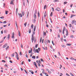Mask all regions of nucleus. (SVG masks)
<instances>
[{"instance_id": "40", "label": "nucleus", "mask_w": 76, "mask_h": 76, "mask_svg": "<svg viewBox=\"0 0 76 76\" xmlns=\"http://www.w3.org/2000/svg\"><path fill=\"white\" fill-rule=\"evenodd\" d=\"M8 12V11H5V14L6 15H7L8 13L7 12Z\"/></svg>"}, {"instance_id": "41", "label": "nucleus", "mask_w": 76, "mask_h": 76, "mask_svg": "<svg viewBox=\"0 0 76 76\" xmlns=\"http://www.w3.org/2000/svg\"><path fill=\"white\" fill-rule=\"evenodd\" d=\"M74 23H75V21L73 20L72 21V24H73Z\"/></svg>"}, {"instance_id": "10", "label": "nucleus", "mask_w": 76, "mask_h": 76, "mask_svg": "<svg viewBox=\"0 0 76 76\" xmlns=\"http://www.w3.org/2000/svg\"><path fill=\"white\" fill-rule=\"evenodd\" d=\"M37 10H35V12H34V15H36V14H37Z\"/></svg>"}, {"instance_id": "36", "label": "nucleus", "mask_w": 76, "mask_h": 76, "mask_svg": "<svg viewBox=\"0 0 76 76\" xmlns=\"http://www.w3.org/2000/svg\"><path fill=\"white\" fill-rule=\"evenodd\" d=\"M35 47L36 48L38 47V44H36V45L35 46Z\"/></svg>"}, {"instance_id": "39", "label": "nucleus", "mask_w": 76, "mask_h": 76, "mask_svg": "<svg viewBox=\"0 0 76 76\" xmlns=\"http://www.w3.org/2000/svg\"><path fill=\"white\" fill-rule=\"evenodd\" d=\"M57 1H58V0H55L53 1V2H57Z\"/></svg>"}, {"instance_id": "24", "label": "nucleus", "mask_w": 76, "mask_h": 76, "mask_svg": "<svg viewBox=\"0 0 76 76\" xmlns=\"http://www.w3.org/2000/svg\"><path fill=\"white\" fill-rule=\"evenodd\" d=\"M22 14L23 16L24 15H25V13L23 12H22Z\"/></svg>"}, {"instance_id": "31", "label": "nucleus", "mask_w": 76, "mask_h": 76, "mask_svg": "<svg viewBox=\"0 0 76 76\" xmlns=\"http://www.w3.org/2000/svg\"><path fill=\"white\" fill-rule=\"evenodd\" d=\"M18 35L19 36V37H20V31H18Z\"/></svg>"}, {"instance_id": "62", "label": "nucleus", "mask_w": 76, "mask_h": 76, "mask_svg": "<svg viewBox=\"0 0 76 76\" xmlns=\"http://www.w3.org/2000/svg\"><path fill=\"white\" fill-rule=\"evenodd\" d=\"M38 66H39V67H40V66H41V65L39 63H38Z\"/></svg>"}, {"instance_id": "60", "label": "nucleus", "mask_w": 76, "mask_h": 76, "mask_svg": "<svg viewBox=\"0 0 76 76\" xmlns=\"http://www.w3.org/2000/svg\"><path fill=\"white\" fill-rule=\"evenodd\" d=\"M48 73H50V74H51V71H48Z\"/></svg>"}, {"instance_id": "18", "label": "nucleus", "mask_w": 76, "mask_h": 76, "mask_svg": "<svg viewBox=\"0 0 76 76\" xmlns=\"http://www.w3.org/2000/svg\"><path fill=\"white\" fill-rule=\"evenodd\" d=\"M36 57H35V56H33L32 57V58H33V59H35V58Z\"/></svg>"}, {"instance_id": "21", "label": "nucleus", "mask_w": 76, "mask_h": 76, "mask_svg": "<svg viewBox=\"0 0 76 76\" xmlns=\"http://www.w3.org/2000/svg\"><path fill=\"white\" fill-rule=\"evenodd\" d=\"M36 51L37 53H39V52L38 51V49H36Z\"/></svg>"}, {"instance_id": "22", "label": "nucleus", "mask_w": 76, "mask_h": 76, "mask_svg": "<svg viewBox=\"0 0 76 76\" xmlns=\"http://www.w3.org/2000/svg\"><path fill=\"white\" fill-rule=\"evenodd\" d=\"M50 16H51V17H52V16H53V12H51L50 15Z\"/></svg>"}, {"instance_id": "35", "label": "nucleus", "mask_w": 76, "mask_h": 76, "mask_svg": "<svg viewBox=\"0 0 76 76\" xmlns=\"http://www.w3.org/2000/svg\"><path fill=\"white\" fill-rule=\"evenodd\" d=\"M70 75H71V76H74V75L72 73V72L70 73Z\"/></svg>"}, {"instance_id": "54", "label": "nucleus", "mask_w": 76, "mask_h": 76, "mask_svg": "<svg viewBox=\"0 0 76 76\" xmlns=\"http://www.w3.org/2000/svg\"><path fill=\"white\" fill-rule=\"evenodd\" d=\"M7 33V31H6V30H5L4 31V33L5 34H6Z\"/></svg>"}, {"instance_id": "32", "label": "nucleus", "mask_w": 76, "mask_h": 76, "mask_svg": "<svg viewBox=\"0 0 76 76\" xmlns=\"http://www.w3.org/2000/svg\"><path fill=\"white\" fill-rule=\"evenodd\" d=\"M23 5L24 6H25V1H24V2H23Z\"/></svg>"}, {"instance_id": "26", "label": "nucleus", "mask_w": 76, "mask_h": 76, "mask_svg": "<svg viewBox=\"0 0 76 76\" xmlns=\"http://www.w3.org/2000/svg\"><path fill=\"white\" fill-rule=\"evenodd\" d=\"M2 23L4 24L6 23V21H4V22H2Z\"/></svg>"}, {"instance_id": "3", "label": "nucleus", "mask_w": 76, "mask_h": 76, "mask_svg": "<svg viewBox=\"0 0 76 76\" xmlns=\"http://www.w3.org/2000/svg\"><path fill=\"white\" fill-rule=\"evenodd\" d=\"M33 17H34V19H37V15H36V14H34V15H33Z\"/></svg>"}, {"instance_id": "61", "label": "nucleus", "mask_w": 76, "mask_h": 76, "mask_svg": "<svg viewBox=\"0 0 76 76\" xmlns=\"http://www.w3.org/2000/svg\"><path fill=\"white\" fill-rule=\"evenodd\" d=\"M3 26L4 27V28H5V27H6V26H7V25H4V26Z\"/></svg>"}, {"instance_id": "20", "label": "nucleus", "mask_w": 76, "mask_h": 76, "mask_svg": "<svg viewBox=\"0 0 76 76\" xmlns=\"http://www.w3.org/2000/svg\"><path fill=\"white\" fill-rule=\"evenodd\" d=\"M48 43V42L47 41H45V45H47V44Z\"/></svg>"}, {"instance_id": "43", "label": "nucleus", "mask_w": 76, "mask_h": 76, "mask_svg": "<svg viewBox=\"0 0 76 76\" xmlns=\"http://www.w3.org/2000/svg\"><path fill=\"white\" fill-rule=\"evenodd\" d=\"M20 17H21V18H22V14L21 13H20Z\"/></svg>"}, {"instance_id": "55", "label": "nucleus", "mask_w": 76, "mask_h": 76, "mask_svg": "<svg viewBox=\"0 0 76 76\" xmlns=\"http://www.w3.org/2000/svg\"><path fill=\"white\" fill-rule=\"evenodd\" d=\"M24 62V61H23L22 62V63H21V65H23V62Z\"/></svg>"}, {"instance_id": "30", "label": "nucleus", "mask_w": 76, "mask_h": 76, "mask_svg": "<svg viewBox=\"0 0 76 76\" xmlns=\"http://www.w3.org/2000/svg\"><path fill=\"white\" fill-rule=\"evenodd\" d=\"M15 22L16 27L17 28H18V24H17V22L16 21H15Z\"/></svg>"}, {"instance_id": "13", "label": "nucleus", "mask_w": 76, "mask_h": 76, "mask_svg": "<svg viewBox=\"0 0 76 76\" xmlns=\"http://www.w3.org/2000/svg\"><path fill=\"white\" fill-rule=\"evenodd\" d=\"M56 10L57 11H60V9L59 8H57L56 9Z\"/></svg>"}, {"instance_id": "9", "label": "nucleus", "mask_w": 76, "mask_h": 76, "mask_svg": "<svg viewBox=\"0 0 76 76\" xmlns=\"http://www.w3.org/2000/svg\"><path fill=\"white\" fill-rule=\"evenodd\" d=\"M29 72L30 73H31V74H32V75H34V72H33L32 71V70H29Z\"/></svg>"}, {"instance_id": "27", "label": "nucleus", "mask_w": 76, "mask_h": 76, "mask_svg": "<svg viewBox=\"0 0 76 76\" xmlns=\"http://www.w3.org/2000/svg\"><path fill=\"white\" fill-rule=\"evenodd\" d=\"M14 54H15V53H13V54H12V56H11V57H13L15 56V55H14Z\"/></svg>"}, {"instance_id": "7", "label": "nucleus", "mask_w": 76, "mask_h": 76, "mask_svg": "<svg viewBox=\"0 0 76 76\" xmlns=\"http://www.w3.org/2000/svg\"><path fill=\"white\" fill-rule=\"evenodd\" d=\"M36 26H34V29H33V31L34 32H35V30L36 29Z\"/></svg>"}, {"instance_id": "38", "label": "nucleus", "mask_w": 76, "mask_h": 76, "mask_svg": "<svg viewBox=\"0 0 76 76\" xmlns=\"http://www.w3.org/2000/svg\"><path fill=\"white\" fill-rule=\"evenodd\" d=\"M28 15H29V12H27V17H26L27 18L28 16Z\"/></svg>"}, {"instance_id": "34", "label": "nucleus", "mask_w": 76, "mask_h": 76, "mask_svg": "<svg viewBox=\"0 0 76 76\" xmlns=\"http://www.w3.org/2000/svg\"><path fill=\"white\" fill-rule=\"evenodd\" d=\"M9 48V46L7 45V47L6 48V50H7V49H8V48Z\"/></svg>"}, {"instance_id": "56", "label": "nucleus", "mask_w": 76, "mask_h": 76, "mask_svg": "<svg viewBox=\"0 0 76 76\" xmlns=\"http://www.w3.org/2000/svg\"><path fill=\"white\" fill-rule=\"evenodd\" d=\"M4 66H5V67H7V68H8V66H7V65H6V64L5 65H4Z\"/></svg>"}, {"instance_id": "46", "label": "nucleus", "mask_w": 76, "mask_h": 76, "mask_svg": "<svg viewBox=\"0 0 76 76\" xmlns=\"http://www.w3.org/2000/svg\"><path fill=\"white\" fill-rule=\"evenodd\" d=\"M58 38H60V34H58Z\"/></svg>"}, {"instance_id": "19", "label": "nucleus", "mask_w": 76, "mask_h": 76, "mask_svg": "<svg viewBox=\"0 0 76 76\" xmlns=\"http://www.w3.org/2000/svg\"><path fill=\"white\" fill-rule=\"evenodd\" d=\"M47 14V13L46 12V11H45V13H44V17L45 18V16L46 17V15Z\"/></svg>"}, {"instance_id": "29", "label": "nucleus", "mask_w": 76, "mask_h": 76, "mask_svg": "<svg viewBox=\"0 0 76 76\" xmlns=\"http://www.w3.org/2000/svg\"><path fill=\"white\" fill-rule=\"evenodd\" d=\"M70 45H71V44H68V43L66 44V45H68V46H70Z\"/></svg>"}, {"instance_id": "45", "label": "nucleus", "mask_w": 76, "mask_h": 76, "mask_svg": "<svg viewBox=\"0 0 76 76\" xmlns=\"http://www.w3.org/2000/svg\"><path fill=\"white\" fill-rule=\"evenodd\" d=\"M42 41V37H41L40 39V42H41Z\"/></svg>"}, {"instance_id": "57", "label": "nucleus", "mask_w": 76, "mask_h": 76, "mask_svg": "<svg viewBox=\"0 0 76 76\" xmlns=\"http://www.w3.org/2000/svg\"><path fill=\"white\" fill-rule=\"evenodd\" d=\"M50 70H51V71H52V72H54V70L53 69H50Z\"/></svg>"}, {"instance_id": "28", "label": "nucleus", "mask_w": 76, "mask_h": 76, "mask_svg": "<svg viewBox=\"0 0 76 76\" xmlns=\"http://www.w3.org/2000/svg\"><path fill=\"white\" fill-rule=\"evenodd\" d=\"M26 24H27V23L26 22L24 24L25 27H26Z\"/></svg>"}, {"instance_id": "11", "label": "nucleus", "mask_w": 76, "mask_h": 76, "mask_svg": "<svg viewBox=\"0 0 76 76\" xmlns=\"http://www.w3.org/2000/svg\"><path fill=\"white\" fill-rule=\"evenodd\" d=\"M34 37H31V41L32 42H34Z\"/></svg>"}, {"instance_id": "23", "label": "nucleus", "mask_w": 76, "mask_h": 76, "mask_svg": "<svg viewBox=\"0 0 76 76\" xmlns=\"http://www.w3.org/2000/svg\"><path fill=\"white\" fill-rule=\"evenodd\" d=\"M61 46H62V47H63V48H65V47H66V46H65V45H62Z\"/></svg>"}, {"instance_id": "4", "label": "nucleus", "mask_w": 76, "mask_h": 76, "mask_svg": "<svg viewBox=\"0 0 76 76\" xmlns=\"http://www.w3.org/2000/svg\"><path fill=\"white\" fill-rule=\"evenodd\" d=\"M7 43H5V45H4L3 46V48H5V47H7Z\"/></svg>"}, {"instance_id": "64", "label": "nucleus", "mask_w": 76, "mask_h": 76, "mask_svg": "<svg viewBox=\"0 0 76 76\" xmlns=\"http://www.w3.org/2000/svg\"><path fill=\"white\" fill-rule=\"evenodd\" d=\"M74 24H75V25H76V21L75 20V22H74Z\"/></svg>"}, {"instance_id": "63", "label": "nucleus", "mask_w": 76, "mask_h": 76, "mask_svg": "<svg viewBox=\"0 0 76 76\" xmlns=\"http://www.w3.org/2000/svg\"><path fill=\"white\" fill-rule=\"evenodd\" d=\"M20 55L22 56V52H20Z\"/></svg>"}, {"instance_id": "33", "label": "nucleus", "mask_w": 76, "mask_h": 76, "mask_svg": "<svg viewBox=\"0 0 76 76\" xmlns=\"http://www.w3.org/2000/svg\"><path fill=\"white\" fill-rule=\"evenodd\" d=\"M9 37H10V34H9L8 35V36L7 37V38L8 39H9Z\"/></svg>"}, {"instance_id": "47", "label": "nucleus", "mask_w": 76, "mask_h": 76, "mask_svg": "<svg viewBox=\"0 0 76 76\" xmlns=\"http://www.w3.org/2000/svg\"><path fill=\"white\" fill-rule=\"evenodd\" d=\"M66 36H68V32H66Z\"/></svg>"}, {"instance_id": "25", "label": "nucleus", "mask_w": 76, "mask_h": 76, "mask_svg": "<svg viewBox=\"0 0 76 76\" xmlns=\"http://www.w3.org/2000/svg\"><path fill=\"white\" fill-rule=\"evenodd\" d=\"M63 31H66V27H65V26H64V27L63 29Z\"/></svg>"}, {"instance_id": "1", "label": "nucleus", "mask_w": 76, "mask_h": 76, "mask_svg": "<svg viewBox=\"0 0 76 76\" xmlns=\"http://www.w3.org/2000/svg\"><path fill=\"white\" fill-rule=\"evenodd\" d=\"M15 53L16 54V58L18 60H19V56L18 55V54L17 52H16Z\"/></svg>"}, {"instance_id": "48", "label": "nucleus", "mask_w": 76, "mask_h": 76, "mask_svg": "<svg viewBox=\"0 0 76 76\" xmlns=\"http://www.w3.org/2000/svg\"><path fill=\"white\" fill-rule=\"evenodd\" d=\"M45 74L46 76H48V75L46 73H45Z\"/></svg>"}, {"instance_id": "12", "label": "nucleus", "mask_w": 76, "mask_h": 76, "mask_svg": "<svg viewBox=\"0 0 76 76\" xmlns=\"http://www.w3.org/2000/svg\"><path fill=\"white\" fill-rule=\"evenodd\" d=\"M33 51L35 53H36V49L35 48H34V49L33 50Z\"/></svg>"}, {"instance_id": "51", "label": "nucleus", "mask_w": 76, "mask_h": 76, "mask_svg": "<svg viewBox=\"0 0 76 76\" xmlns=\"http://www.w3.org/2000/svg\"><path fill=\"white\" fill-rule=\"evenodd\" d=\"M58 54L59 56H60L61 55H60V53L59 52H58Z\"/></svg>"}, {"instance_id": "5", "label": "nucleus", "mask_w": 76, "mask_h": 76, "mask_svg": "<svg viewBox=\"0 0 76 76\" xmlns=\"http://www.w3.org/2000/svg\"><path fill=\"white\" fill-rule=\"evenodd\" d=\"M34 66L36 67L37 69H38V66H37V64H36V62H34Z\"/></svg>"}, {"instance_id": "15", "label": "nucleus", "mask_w": 76, "mask_h": 76, "mask_svg": "<svg viewBox=\"0 0 76 76\" xmlns=\"http://www.w3.org/2000/svg\"><path fill=\"white\" fill-rule=\"evenodd\" d=\"M28 32L29 34H31V29H29V30L28 31Z\"/></svg>"}, {"instance_id": "42", "label": "nucleus", "mask_w": 76, "mask_h": 76, "mask_svg": "<svg viewBox=\"0 0 76 76\" xmlns=\"http://www.w3.org/2000/svg\"><path fill=\"white\" fill-rule=\"evenodd\" d=\"M2 62H3V63H6V61L4 60H2Z\"/></svg>"}, {"instance_id": "37", "label": "nucleus", "mask_w": 76, "mask_h": 76, "mask_svg": "<svg viewBox=\"0 0 76 76\" xmlns=\"http://www.w3.org/2000/svg\"><path fill=\"white\" fill-rule=\"evenodd\" d=\"M4 16H2L0 17V18L1 19H4Z\"/></svg>"}, {"instance_id": "52", "label": "nucleus", "mask_w": 76, "mask_h": 76, "mask_svg": "<svg viewBox=\"0 0 76 76\" xmlns=\"http://www.w3.org/2000/svg\"><path fill=\"white\" fill-rule=\"evenodd\" d=\"M24 71L25 72H26V74H28V72H26V71L25 69H24Z\"/></svg>"}, {"instance_id": "14", "label": "nucleus", "mask_w": 76, "mask_h": 76, "mask_svg": "<svg viewBox=\"0 0 76 76\" xmlns=\"http://www.w3.org/2000/svg\"><path fill=\"white\" fill-rule=\"evenodd\" d=\"M76 16V15H71L70 18H73V16Z\"/></svg>"}, {"instance_id": "58", "label": "nucleus", "mask_w": 76, "mask_h": 76, "mask_svg": "<svg viewBox=\"0 0 76 76\" xmlns=\"http://www.w3.org/2000/svg\"><path fill=\"white\" fill-rule=\"evenodd\" d=\"M67 2H64V4H67Z\"/></svg>"}, {"instance_id": "50", "label": "nucleus", "mask_w": 76, "mask_h": 76, "mask_svg": "<svg viewBox=\"0 0 76 76\" xmlns=\"http://www.w3.org/2000/svg\"><path fill=\"white\" fill-rule=\"evenodd\" d=\"M69 28H71V27H72V25H71V24H70L69 25Z\"/></svg>"}, {"instance_id": "44", "label": "nucleus", "mask_w": 76, "mask_h": 76, "mask_svg": "<svg viewBox=\"0 0 76 76\" xmlns=\"http://www.w3.org/2000/svg\"><path fill=\"white\" fill-rule=\"evenodd\" d=\"M46 7H47V5H45L44 6V9H46Z\"/></svg>"}, {"instance_id": "8", "label": "nucleus", "mask_w": 76, "mask_h": 76, "mask_svg": "<svg viewBox=\"0 0 76 76\" xmlns=\"http://www.w3.org/2000/svg\"><path fill=\"white\" fill-rule=\"evenodd\" d=\"M46 35V32H44V31L43 32V38H44V36H45Z\"/></svg>"}, {"instance_id": "59", "label": "nucleus", "mask_w": 76, "mask_h": 76, "mask_svg": "<svg viewBox=\"0 0 76 76\" xmlns=\"http://www.w3.org/2000/svg\"><path fill=\"white\" fill-rule=\"evenodd\" d=\"M52 44L53 45H54V42H53V41H52Z\"/></svg>"}, {"instance_id": "53", "label": "nucleus", "mask_w": 76, "mask_h": 76, "mask_svg": "<svg viewBox=\"0 0 76 76\" xmlns=\"http://www.w3.org/2000/svg\"><path fill=\"white\" fill-rule=\"evenodd\" d=\"M70 38H74V36L72 35L70 36Z\"/></svg>"}, {"instance_id": "17", "label": "nucleus", "mask_w": 76, "mask_h": 76, "mask_svg": "<svg viewBox=\"0 0 76 76\" xmlns=\"http://www.w3.org/2000/svg\"><path fill=\"white\" fill-rule=\"evenodd\" d=\"M33 28H34V25L32 24L31 26V28L32 29H33Z\"/></svg>"}, {"instance_id": "6", "label": "nucleus", "mask_w": 76, "mask_h": 76, "mask_svg": "<svg viewBox=\"0 0 76 76\" xmlns=\"http://www.w3.org/2000/svg\"><path fill=\"white\" fill-rule=\"evenodd\" d=\"M13 1H14V0H12L10 3V4H13Z\"/></svg>"}, {"instance_id": "16", "label": "nucleus", "mask_w": 76, "mask_h": 76, "mask_svg": "<svg viewBox=\"0 0 76 76\" xmlns=\"http://www.w3.org/2000/svg\"><path fill=\"white\" fill-rule=\"evenodd\" d=\"M33 21L34 23L36 22V20H35V19H33Z\"/></svg>"}, {"instance_id": "49", "label": "nucleus", "mask_w": 76, "mask_h": 76, "mask_svg": "<svg viewBox=\"0 0 76 76\" xmlns=\"http://www.w3.org/2000/svg\"><path fill=\"white\" fill-rule=\"evenodd\" d=\"M38 17L39 18V12H38Z\"/></svg>"}, {"instance_id": "2", "label": "nucleus", "mask_w": 76, "mask_h": 76, "mask_svg": "<svg viewBox=\"0 0 76 76\" xmlns=\"http://www.w3.org/2000/svg\"><path fill=\"white\" fill-rule=\"evenodd\" d=\"M12 38L14 39V38H15V33H14V32H13L12 33Z\"/></svg>"}]
</instances>
